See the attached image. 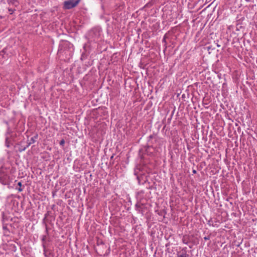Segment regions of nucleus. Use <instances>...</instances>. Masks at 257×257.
Instances as JSON below:
<instances>
[{
    "label": "nucleus",
    "instance_id": "obj_1",
    "mask_svg": "<svg viewBox=\"0 0 257 257\" xmlns=\"http://www.w3.org/2000/svg\"><path fill=\"white\" fill-rule=\"evenodd\" d=\"M15 170L2 167L0 168V183L3 185H10L14 179L13 174Z\"/></svg>",
    "mask_w": 257,
    "mask_h": 257
},
{
    "label": "nucleus",
    "instance_id": "obj_2",
    "mask_svg": "<svg viewBox=\"0 0 257 257\" xmlns=\"http://www.w3.org/2000/svg\"><path fill=\"white\" fill-rule=\"evenodd\" d=\"M80 0H68L64 2V8L65 9H71L75 7L80 2Z\"/></svg>",
    "mask_w": 257,
    "mask_h": 257
},
{
    "label": "nucleus",
    "instance_id": "obj_3",
    "mask_svg": "<svg viewBox=\"0 0 257 257\" xmlns=\"http://www.w3.org/2000/svg\"><path fill=\"white\" fill-rule=\"evenodd\" d=\"M90 35L93 41H98L101 35V32L98 29H94L91 31Z\"/></svg>",
    "mask_w": 257,
    "mask_h": 257
},
{
    "label": "nucleus",
    "instance_id": "obj_4",
    "mask_svg": "<svg viewBox=\"0 0 257 257\" xmlns=\"http://www.w3.org/2000/svg\"><path fill=\"white\" fill-rule=\"evenodd\" d=\"M186 247L183 248L182 252L177 253V257H189V255L186 253Z\"/></svg>",
    "mask_w": 257,
    "mask_h": 257
},
{
    "label": "nucleus",
    "instance_id": "obj_5",
    "mask_svg": "<svg viewBox=\"0 0 257 257\" xmlns=\"http://www.w3.org/2000/svg\"><path fill=\"white\" fill-rule=\"evenodd\" d=\"M7 2L10 6L16 7L19 5V3L17 0H7Z\"/></svg>",
    "mask_w": 257,
    "mask_h": 257
},
{
    "label": "nucleus",
    "instance_id": "obj_6",
    "mask_svg": "<svg viewBox=\"0 0 257 257\" xmlns=\"http://www.w3.org/2000/svg\"><path fill=\"white\" fill-rule=\"evenodd\" d=\"M10 143H11V141L10 140V138L8 136H7L6 137V141H5V144H6V146H7V148H9L10 146Z\"/></svg>",
    "mask_w": 257,
    "mask_h": 257
},
{
    "label": "nucleus",
    "instance_id": "obj_7",
    "mask_svg": "<svg viewBox=\"0 0 257 257\" xmlns=\"http://www.w3.org/2000/svg\"><path fill=\"white\" fill-rule=\"evenodd\" d=\"M46 240V235H43V236L42 237V241L43 242L42 245L44 248H45V243Z\"/></svg>",
    "mask_w": 257,
    "mask_h": 257
},
{
    "label": "nucleus",
    "instance_id": "obj_8",
    "mask_svg": "<svg viewBox=\"0 0 257 257\" xmlns=\"http://www.w3.org/2000/svg\"><path fill=\"white\" fill-rule=\"evenodd\" d=\"M18 186H19V188H18L17 190L19 192L22 191H23V189L21 187V186H22V183L21 182H18Z\"/></svg>",
    "mask_w": 257,
    "mask_h": 257
},
{
    "label": "nucleus",
    "instance_id": "obj_9",
    "mask_svg": "<svg viewBox=\"0 0 257 257\" xmlns=\"http://www.w3.org/2000/svg\"><path fill=\"white\" fill-rule=\"evenodd\" d=\"M8 11L10 14H12L16 11V10L12 8H8Z\"/></svg>",
    "mask_w": 257,
    "mask_h": 257
},
{
    "label": "nucleus",
    "instance_id": "obj_10",
    "mask_svg": "<svg viewBox=\"0 0 257 257\" xmlns=\"http://www.w3.org/2000/svg\"><path fill=\"white\" fill-rule=\"evenodd\" d=\"M182 241L184 244H187L188 243V241L185 239V237L183 238Z\"/></svg>",
    "mask_w": 257,
    "mask_h": 257
},
{
    "label": "nucleus",
    "instance_id": "obj_11",
    "mask_svg": "<svg viewBox=\"0 0 257 257\" xmlns=\"http://www.w3.org/2000/svg\"><path fill=\"white\" fill-rule=\"evenodd\" d=\"M64 143H65V141H64V140H61V141L60 142V143H59V144H60V145L61 146H63V145L64 144Z\"/></svg>",
    "mask_w": 257,
    "mask_h": 257
},
{
    "label": "nucleus",
    "instance_id": "obj_12",
    "mask_svg": "<svg viewBox=\"0 0 257 257\" xmlns=\"http://www.w3.org/2000/svg\"><path fill=\"white\" fill-rule=\"evenodd\" d=\"M153 138H154V136H153V135H150V136H149V138H150V139H153Z\"/></svg>",
    "mask_w": 257,
    "mask_h": 257
},
{
    "label": "nucleus",
    "instance_id": "obj_13",
    "mask_svg": "<svg viewBox=\"0 0 257 257\" xmlns=\"http://www.w3.org/2000/svg\"><path fill=\"white\" fill-rule=\"evenodd\" d=\"M46 233L48 234V228L47 227H46Z\"/></svg>",
    "mask_w": 257,
    "mask_h": 257
},
{
    "label": "nucleus",
    "instance_id": "obj_14",
    "mask_svg": "<svg viewBox=\"0 0 257 257\" xmlns=\"http://www.w3.org/2000/svg\"><path fill=\"white\" fill-rule=\"evenodd\" d=\"M204 239H205V240H207V239H208V237H204Z\"/></svg>",
    "mask_w": 257,
    "mask_h": 257
},
{
    "label": "nucleus",
    "instance_id": "obj_15",
    "mask_svg": "<svg viewBox=\"0 0 257 257\" xmlns=\"http://www.w3.org/2000/svg\"><path fill=\"white\" fill-rule=\"evenodd\" d=\"M193 173H196V171H195V170H194V171H193Z\"/></svg>",
    "mask_w": 257,
    "mask_h": 257
}]
</instances>
